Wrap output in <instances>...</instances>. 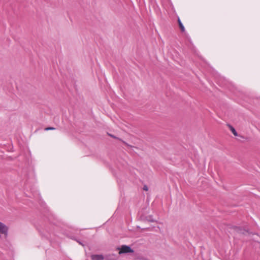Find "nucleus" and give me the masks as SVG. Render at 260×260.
Wrapping results in <instances>:
<instances>
[{
    "label": "nucleus",
    "mask_w": 260,
    "mask_h": 260,
    "mask_svg": "<svg viewBox=\"0 0 260 260\" xmlns=\"http://www.w3.org/2000/svg\"><path fill=\"white\" fill-rule=\"evenodd\" d=\"M119 250V254H121L122 253H132L134 252L133 250L131 249V248L127 245H122L120 247H118L117 248Z\"/></svg>",
    "instance_id": "obj_1"
},
{
    "label": "nucleus",
    "mask_w": 260,
    "mask_h": 260,
    "mask_svg": "<svg viewBox=\"0 0 260 260\" xmlns=\"http://www.w3.org/2000/svg\"><path fill=\"white\" fill-rule=\"evenodd\" d=\"M8 228L3 223L0 222V233L7 235Z\"/></svg>",
    "instance_id": "obj_2"
},
{
    "label": "nucleus",
    "mask_w": 260,
    "mask_h": 260,
    "mask_svg": "<svg viewBox=\"0 0 260 260\" xmlns=\"http://www.w3.org/2000/svg\"><path fill=\"white\" fill-rule=\"evenodd\" d=\"M91 258L92 260H104V257L101 255H93Z\"/></svg>",
    "instance_id": "obj_3"
},
{
    "label": "nucleus",
    "mask_w": 260,
    "mask_h": 260,
    "mask_svg": "<svg viewBox=\"0 0 260 260\" xmlns=\"http://www.w3.org/2000/svg\"><path fill=\"white\" fill-rule=\"evenodd\" d=\"M227 126L235 136H238V133H237L234 127H233L230 124H228Z\"/></svg>",
    "instance_id": "obj_4"
},
{
    "label": "nucleus",
    "mask_w": 260,
    "mask_h": 260,
    "mask_svg": "<svg viewBox=\"0 0 260 260\" xmlns=\"http://www.w3.org/2000/svg\"><path fill=\"white\" fill-rule=\"evenodd\" d=\"M178 22L181 31L184 32L185 31V28L183 25L182 22H181V20L179 18H178Z\"/></svg>",
    "instance_id": "obj_5"
},
{
    "label": "nucleus",
    "mask_w": 260,
    "mask_h": 260,
    "mask_svg": "<svg viewBox=\"0 0 260 260\" xmlns=\"http://www.w3.org/2000/svg\"><path fill=\"white\" fill-rule=\"evenodd\" d=\"M54 129H55V128L53 127H46L45 128V131L54 130Z\"/></svg>",
    "instance_id": "obj_6"
},
{
    "label": "nucleus",
    "mask_w": 260,
    "mask_h": 260,
    "mask_svg": "<svg viewBox=\"0 0 260 260\" xmlns=\"http://www.w3.org/2000/svg\"><path fill=\"white\" fill-rule=\"evenodd\" d=\"M108 135H109V136H110L111 137H112V138H114V139H118V140H119L120 141H122L121 139H119V138H117L116 137H115V136H113V135H111V134H108Z\"/></svg>",
    "instance_id": "obj_7"
},
{
    "label": "nucleus",
    "mask_w": 260,
    "mask_h": 260,
    "mask_svg": "<svg viewBox=\"0 0 260 260\" xmlns=\"http://www.w3.org/2000/svg\"><path fill=\"white\" fill-rule=\"evenodd\" d=\"M143 189L145 191H147L148 190V188L146 185H144L143 187Z\"/></svg>",
    "instance_id": "obj_8"
}]
</instances>
